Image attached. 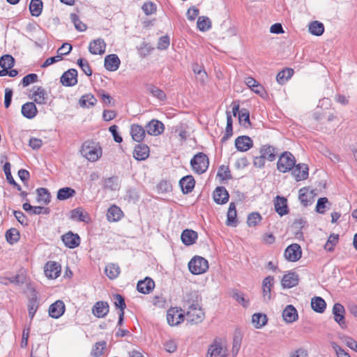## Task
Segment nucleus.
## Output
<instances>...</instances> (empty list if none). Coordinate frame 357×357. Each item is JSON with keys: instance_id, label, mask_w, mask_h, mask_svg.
<instances>
[{"instance_id": "nucleus-1", "label": "nucleus", "mask_w": 357, "mask_h": 357, "mask_svg": "<svg viewBox=\"0 0 357 357\" xmlns=\"http://www.w3.org/2000/svg\"><path fill=\"white\" fill-rule=\"evenodd\" d=\"M80 153L89 161L96 162L102 155V148L99 143L87 140L82 144Z\"/></svg>"}, {"instance_id": "nucleus-2", "label": "nucleus", "mask_w": 357, "mask_h": 357, "mask_svg": "<svg viewBox=\"0 0 357 357\" xmlns=\"http://www.w3.org/2000/svg\"><path fill=\"white\" fill-rule=\"evenodd\" d=\"M190 165L196 174H202L208 169L209 165L208 158L205 153L199 152L191 159Z\"/></svg>"}, {"instance_id": "nucleus-3", "label": "nucleus", "mask_w": 357, "mask_h": 357, "mask_svg": "<svg viewBox=\"0 0 357 357\" xmlns=\"http://www.w3.org/2000/svg\"><path fill=\"white\" fill-rule=\"evenodd\" d=\"M188 268L194 275L202 274L208 269V263L204 257L195 256L189 261Z\"/></svg>"}, {"instance_id": "nucleus-4", "label": "nucleus", "mask_w": 357, "mask_h": 357, "mask_svg": "<svg viewBox=\"0 0 357 357\" xmlns=\"http://www.w3.org/2000/svg\"><path fill=\"white\" fill-rule=\"evenodd\" d=\"M295 163L294 156L290 152L285 151L279 157L277 167L280 172L285 173L293 169Z\"/></svg>"}, {"instance_id": "nucleus-5", "label": "nucleus", "mask_w": 357, "mask_h": 357, "mask_svg": "<svg viewBox=\"0 0 357 357\" xmlns=\"http://www.w3.org/2000/svg\"><path fill=\"white\" fill-rule=\"evenodd\" d=\"M29 98L38 105H45L47 102L48 95L45 89L39 86H33L29 92Z\"/></svg>"}, {"instance_id": "nucleus-6", "label": "nucleus", "mask_w": 357, "mask_h": 357, "mask_svg": "<svg viewBox=\"0 0 357 357\" xmlns=\"http://www.w3.org/2000/svg\"><path fill=\"white\" fill-rule=\"evenodd\" d=\"M185 315L181 308L171 307L167 312V320L172 326H177L184 321Z\"/></svg>"}, {"instance_id": "nucleus-7", "label": "nucleus", "mask_w": 357, "mask_h": 357, "mask_svg": "<svg viewBox=\"0 0 357 357\" xmlns=\"http://www.w3.org/2000/svg\"><path fill=\"white\" fill-rule=\"evenodd\" d=\"M284 258L291 262L298 261L302 256V250L298 243H292L287 247L284 252Z\"/></svg>"}, {"instance_id": "nucleus-8", "label": "nucleus", "mask_w": 357, "mask_h": 357, "mask_svg": "<svg viewBox=\"0 0 357 357\" xmlns=\"http://www.w3.org/2000/svg\"><path fill=\"white\" fill-rule=\"evenodd\" d=\"M245 84L255 93L259 95L262 98H266L268 96L267 92L259 82L252 77H248L245 79Z\"/></svg>"}, {"instance_id": "nucleus-9", "label": "nucleus", "mask_w": 357, "mask_h": 357, "mask_svg": "<svg viewBox=\"0 0 357 357\" xmlns=\"http://www.w3.org/2000/svg\"><path fill=\"white\" fill-rule=\"evenodd\" d=\"M145 128L149 135L159 136L164 132L165 125L158 119H152L146 123Z\"/></svg>"}, {"instance_id": "nucleus-10", "label": "nucleus", "mask_w": 357, "mask_h": 357, "mask_svg": "<svg viewBox=\"0 0 357 357\" xmlns=\"http://www.w3.org/2000/svg\"><path fill=\"white\" fill-rule=\"evenodd\" d=\"M204 318V312L200 307H198L196 305H192L189 307L187 313L186 319L187 321L197 324L202 321Z\"/></svg>"}, {"instance_id": "nucleus-11", "label": "nucleus", "mask_w": 357, "mask_h": 357, "mask_svg": "<svg viewBox=\"0 0 357 357\" xmlns=\"http://www.w3.org/2000/svg\"><path fill=\"white\" fill-rule=\"evenodd\" d=\"M334 320L339 324L342 328H347L345 321V310L344 306L340 303H335L332 310Z\"/></svg>"}, {"instance_id": "nucleus-12", "label": "nucleus", "mask_w": 357, "mask_h": 357, "mask_svg": "<svg viewBox=\"0 0 357 357\" xmlns=\"http://www.w3.org/2000/svg\"><path fill=\"white\" fill-rule=\"evenodd\" d=\"M146 130L145 128L137 123H133L130 127V134L133 141L138 143L144 141L146 137Z\"/></svg>"}, {"instance_id": "nucleus-13", "label": "nucleus", "mask_w": 357, "mask_h": 357, "mask_svg": "<svg viewBox=\"0 0 357 357\" xmlns=\"http://www.w3.org/2000/svg\"><path fill=\"white\" fill-rule=\"evenodd\" d=\"M60 81L63 86H75L77 83V71L73 68L68 70L61 75Z\"/></svg>"}, {"instance_id": "nucleus-14", "label": "nucleus", "mask_w": 357, "mask_h": 357, "mask_svg": "<svg viewBox=\"0 0 357 357\" xmlns=\"http://www.w3.org/2000/svg\"><path fill=\"white\" fill-rule=\"evenodd\" d=\"M315 194L308 187H304L299 190L298 199L302 204L307 206L314 201Z\"/></svg>"}, {"instance_id": "nucleus-15", "label": "nucleus", "mask_w": 357, "mask_h": 357, "mask_svg": "<svg viewBox=\"0 0 357 357\" xmlns=\"http://www.w3.org/2000/svg\"><path fill=\"white\" fill-rule=\"evenodd\" d=\"M66 306L61 300H57L49 307V315L54 319H59L65 312Z\"/></svg>"}, {"instance_id": "nucleus-16", "label": "nucleus", "mask_w": 357, "mask_h": 357, "mask_svg": "<svg viewBox=\"0 0 357 357\" xmlns=\"http://www.w3.org/2000/svg\"><path fill=\"white\" fill-rule=\"evenodd\" d=\"M106 50V43L103 39L97 38L93 40L89 43V51L92 54H105Z\"/></svg>"}, {"instance_id": "nucleus-17", "label": "nucleus", "mask_w": 357, "mask_h": 357, "mask_svg": "<svg viewBox=\"0 0 357 357\" xmlns=\"http://www.w3.org/2000/svg\"><path fill=\"white\" fill-rule=\"evenodd\" d=\"M155 288V282L149 277L138 281L137 289L139 293L144 294H150Z\"/></svg>"}, {"instance_id": "nucleus-18", "label": "nucleus", "mask_w": 357, "mask_h": 357, "mask_svg": "<svg viewBox=\"0 0 357 357\" xmlns=\"http://www.w3.org/2000/svg\"><path fill=\"white\" fill-rule=\"evenodd\" d=\"M253 146V142L248 136H239L235 139V146L236 149L241 152H245L251 149Z\"/></svg>"}, {"instance_id": "nucleus-19", "label": "nucleus", "mask_w": 357, "mask_h": 357, "mask_svg": "<svg viewBox=\"0 0 357 357\" xmlns=\"http://www.w3.org/2000/svg\"><path fill=\"white\" fill-rule=\"evenodd\" d=\"M109 306L107 302L98 301L92 308L93 314L98 318L105 317L109 312Z\"/></svg>"}, {"instance_id": "nucleus-20", "label": "nucleus", "mask_w": 357, "mask_h": 357, "mask_svg": "<svg viewBox=\"0 0 357 357\" xmlns=\"http://www.w3.org/2000/svg\"><path fill=\"white\" fill-rule=\"evenodd\" d=\"M150 154L149 147L144 144H139L135 146L133 150V157L137 160H144L149 158Z\"/></svg>"}, {"instance_id": "nucleus-21", "label": "nucleus", "mask_w": 357, "mask_h": 357, "mask_svg": "<svg viewBox=\"0 0 357 357\" xmlns=\"http://www.w3.org/2000/svg\"><path fill=\"white\" fill-rule=\"evenodd\" d=\"M45 275L50 279H56L61 273V266L55 261H48L45 266Z\"/></svg>"}, {"instance_id": "nucleus-22", "label": "nucleus", "mask_w": 357, "mask_h": 357, "mask_svg": "<svg viewBox=\"0 0 357 357\" xmlns=\"http://www.w3.org/2000/svg\"><path fill=\"white\" fill-rule=\"evenodd\" d=\"M299 277L295 272H289L284 274L281 280V284L284 288H291L296 286Z\"/></svg>"}, {"instance_id": "nucleus-23", "label": "nucleus", "mask_w": 357, "mask_h": 357, "mask_svg": "<svg viewBox=\"0 0 357 357\" xmlns=\"http://www.w3.org/2000/svg\"><path fill=\"white\" fill-rule=\"evenodd\" d=\"M62 241L66 246L69 248H75L79 246L80 243V238L77 234L68 231L61 237Z\"/></svg>"}, {"instance_id": "nucleus-24", "label": "nucleus", "mask_w": 357, "mask_h": 357, "mask_svg": "<svg viewBox=\"0 0 357 357\" xmlns=\"http://www.w3.org/2000/svg\"><path fill=\"white\" fill-rule=\"evenodd\" d=\"M123 212L118 206L112 205L107 211V220L110 222H118L123 217Z\"/></svg>"}, {"instance_id": "nucleus-25", "label": "nucleus", "mask_w": 357, "mask_h": 357, "mask_svg": "<svg viewBox=\"0 0 357 357\" xmlns=\"http://www.w3.org/2000/svg\"><path fill=\"white\" fill-rule=\"evenodd\" d=\"M120 63V59L116 54H112L105 57L104 66L109 71H116L119 68Z\"/></svg>"}, {"instance_id": "nucleus-26", "label": "nucleus", "mask_w": 357, "mask_h": 357, "mask_svg": "<svg viewBox=\"0 0 357 357\" xmlns=\"http://www.w3.org/2000/svg\"><path fill=\"white\" fill-rule=\"evenodd\" d=\"M215 203L218 204H226L229 201V193L224 187H217L213 194Z\"/></svg>"}, {"instance_id": "nucleus-27", "label": "nucleus", "mask_w": 357, "mask_h": 357, "mask_svg": "<svg viewBox=\"0 0 357 357\" xmlns=\"http://www.w3.org/2000/svg\"><path fill=\"white\" fill-rule=\"evenodd\" d=\"M179 185L183 193L188 194L193 190L195 185V181L192 176L187 175L180 180Z\"/></svg>"}, {"instance_id": "nucleus-28", "label": "nucleus", "mask_w": 357, "mask_h": 357, "mask_svg": "<svg viewBox=\"0 0 357 357\" xmlns=\"http://www.w3.org/2000/svg\"><path fill=\"white\" fill-rule=\"evenodd\" d=\"M292 174L297 181L305 180L308 176V167L305 164L295 165Z\"/></svg>"}, {"instance_id": "nucleus-29", "label": "nucleus", "mask_w": 357, "mask_h": 357, "mask_svg": "<svg viewBox=\"0 0 357 357\" xmlns=\"http://www.w3.org/2000/svg\"><path fill=\"white\" fill-rule=\"evenodd\" d=\"M22 114L26 119H33L38 114V109L33 102H27L22 106Z\"/></svg>"}, {"instance_id": "nucleus-30", "label": "nucleus", "mask_w": 357, "mask_h": 357, "mask_svg": "<svg viewBox=\"0 0 357 357\" xmlns=\"http://www.w3.org/2000/svg\"><path fill=\"white\" fill-rule=\"evenodd\" d=\"M238 224L237 212L236 204L231 202L227 213L226 225L229 227H236Z\"/></svg>"}, {"instance_id": "nucleus-31", "label": "nucleus", "mask_w": 357, "mask_h": 357, "mask_svg": "<svg viewBox=\"0 0 357 357\" xmlns=\"http://www.w3.org/2000/svg\"><path fill=\"white\" fill-rule=\"evenodd\" d=\"M197 238V233L188 229L183 230L181 236L182 243L187 246L195 243Z\"/></svg>"}, {"instance_id": "nucleus-32", "label": "nucleus", "mask_w": 357, "mask_h": 357, "mask_svg": "<svg viewBox=\"0 0 357 357\" xmlns=\"http://www.w3.org/2000/svg\"><path fill=\"white\" fill-rule=\"evenodd\" d=\"M259 153L265 160L272 162L276 158L277 151L273 146L266 144L260 148Z\"/></svg>"}, {"instance_id": "nucleus-33", "label": "nucleus", "mask_w": 357, "mask_h": 357, "mask_svg": "<svg viewBox=\"0 0 357 357\" xmlns=\"http://www.w3.org/2000/svg\"><path fill=\"white\" fill-rule=\"evenodd\" d=\"M275 211L280 215H284L288 213L287 200L283 197L277 196L274 202Z\"/></svg>"}, {"instance_id": "nucleus-34", "label": "nucleus", "mask_w": 357, "mask_h": 357, "mask_svg": "<svg viewBox=\"0 0 357 357\" xmlns=\"http://www.w3.org/2000/svg\"><path fill=\"white\" fill-rule=\"evenodd\" d=\"M282 317L287 323H293L298 319L297 310L292 305H289L284 309Z\"/></svg>"}, {"instance_id": "nucleus-35", "label": "nucleus", "mask_w": 357, "mask_h": 357, "mask_svg": "<svg viewBox=\"0 0 357 357\" xmlns=\"http://www.w3.org/2000/svg\"><path fill=\"white\" fill-rule=\"evenodd\" d=\"M221 356L222 357L226 356V350L222 347L220 343H213L208 349L206 357H217Z\"/></svg>"}, {"instance_id": "nucleus-36", "label": "nucleus", "mask_w": 357, "mask_h": 357, "mask_svg": "<svg viewBox=\"0 0 357 357\" xmlns=\"http://www.w3.org/2000/svg\"><path fill=\"white\" fill-rule=\"evenodd\" d=\"M71 218L85 222H89L91 220L90 215L82 208H77L71 211Z\"/></svg>"}, {"instance_id": "nucleus-37", "label": "nucleus", "mask_w": 357, "mask_h": 357, "mask_svg": "<svg viewBox=\"0 0 357 357\" xmlns=\"http://www.w3.org/2000/svg\"><path fill=\"white\" fill-rule=\"evenodd\" d=\"M273 285V277L268 276L262 282V290L264 298L270 300L271 297V288Z\"/></svg>"}, {"instance_id": "nucleus-38", "label": "nucleus", "mask_w": 357, "mask_h": 357, "mask_svg": "<svg viewBox=\"0 0 357 357\" xmlns=\"http://www.w3.org/2000/svg\"><path fill=\"white\" fill-rule=\"evenodd\" d=\"M107 342L105 340L96 342L91 348V356L92 357H100L106 351Z\"/></svg>"}, {"instance_id": "nucleus-39", "label": "nucleus", "mask_w": 357, "mask_h": 357, "mask_svg": "<svg viewBox=\"0 0 357 357\" xmlns=\"http://www.w3.org/2000/svg\"><path fill=\"white\" fill-rule=\"evenodd\" d=\"M97 102V100L95 96L91 93H87L83 95L79 100V103L82 107L89 108L93 107Z\"/></svg>"}, {"instance_id": "nucleus-40", "label": "nucleus", "mask_w": 357, "mask_h": 357, "mask_svg": "<svg viewBox=\"0 0 357 357\" xmlns=\"http://www.w3.org/2000/svg\"><path fill=\"white\" fill-rule=\"evenodd\" d=\"M311 307L314 311L322 313L326 307V303L322 298L317 296L312 298Z\"/></svg>"}, {"instance_id": "nucleus-41", "label": "nucleus", "mask_w": 357, "mask_h": 357, "mask_svg": "<svg viewBox=\"0 0 357 357\" xmlns=\"http://www.w3.org/2000/svg\"><path fill=\"white\" fill-rule=\"evenodd\" d=\"M268 321L267 317L263 313H255L252 317V322L256 328H261Z\"/></svg>"}, {"instance_id": "nucleus-42", "label": "nucleus", "mask_w": 357, "mask_h": 357, "mask_svg": "<svg viewBox=\"0 0 357 357\" xmlns=\"http://www.w3.org/2000/svg\"><path fill=\"white\" fill-rule=\"evenodd\" d=\"M293 74L294 70L292 68H285L278 73L276 80L280 84H283L291 77Z\"/></svg>"}, {"instance_id": "nucleus-43", "label": "nucleus", "mask_w": 357, "mask_h": 357, "mask_svg": "<svg viewBox=\"0 0 357 357\" xmlns=\"http://www.w3.org/2000/svg\"><path fill=\"white\" fill-rule=\"evenodd\" d=\"M105 273L111 280L116 278L120 273V268L115 264H109L105 266Z\"/></svg>"}, {"instance_id": "nucleus-44", "label": "nucleus", "mask_w": 357, "mask_h": 357, "mask_svg": "<svg viewBox=\"0 0 357 357\" xmlns=\"http://www.w3.org/2000/svg\"><path fill=\"white\" fill-rule=\"evenodd\" d=\"M211 20L206 16H200L197 19V26L199 31H207L211 28Z\"/></svg>"}, {"instance_id": "nucleus-45", "label": "nucleus", "mask_w": 357, "mask_h": 357, "mask_svg": "<svg viewBox=\"0 0 357 357\" xmlns=\"http://www.w3.org/2000/svg\"><path fill=\"white\" fill-rule=\"evenodd\" d=\"M43 10V2L41 0H31L29 4V10L32 16L38 17Z\"/></svg>"}, {"instance_id": "nucleus-46", "label": "nucleus", "mask_w": 357, "mask_h": 357, "mask_svg": "<svg viewBox=\"0 0 357 357\" xmlns=\"http://www.w3.org/2000/svg\"><path fill=\"white\" fill-rule=\"evenodd\" d=\"M309 31L312 35L319 36L324 33V26L320 22L314 21L310 24Z\"/></svg>"}, {"instance_id": "nucleus-47", "label": "nucleus", "mask_w": 357, "mask_h": 357, "mask_svg": "<svg viewBox=\"0 0 357 357\" xmlns=\"http://www.w3.org/2000/svg\"><path fill=\"white\" fill-rule=\"evenodd\" d=\"M5 236L10 244H14L20 240V234L17 229L10 228L6 232Z\"/></svg>"}, {"instance_id": "nucleus-48", "label": "nucleus", "mask_w": 357, "mask_h": 357, "mask_svg": "<svg viewBox=\"0 0 357 357\" xmlns=\"http://www.w3.org/2000/svg\"><path fill=\"white\" fill-rule=\"evenodd\" d=\"M38 202L47 204L50 202V194L46 188H40L37 190Z\"/></svg>"}, {"instance_id": "nucleus-49", "label": "nucleus", "mask_w": 357, "mask_h": 357, "mask_svg": "<svg viewBox=\"0 0 357 357\" xmlns=\"http://www.w3.org/2000/svg\"><path fill=\"white\" fill-rule=\"evenodd\" d=\"M75 195V190L69 187H65L59 190L57 192V199L65 200Z\"/></svg>"}, {"instance_id": "nucleus-50", "label": "nucleus", "mask_w": 357, "mask_h": 357, "mask_svg": "<svg viewBox=\"0 0 357 357\" xmlns=\"http://www.w3.org/2000/svg\"><path fill=\"white\" fill-rule=\"evenodd\" d=\"M38 302L37 297L35 296L29 299L28 304L29 316L32 319L38 310Z\"/></svg>"}, {"instance_id": "nucleus-51", "label": "nucleus", "mask_w": 357, "mask_h": 357, "mask_svg": "<svg viewBox=\"0 0 357 357\" xmlns=\"http://www.w3.org/2000/svg\"><path fill=\"white\" fill-rule=\"evenodd\" d=\"M243 335L241 332H236L233 338V347H232V353L234 356H236L241 347L242 342Z\"/></svg>"}, {"instance_id": "nucleus-52", "label": "nucleus", "mask_w": 357, "mask_h": 357, "mask_svg": "<svg viewBox=\"0 0 357 357\" xmlns=\"http://www.w3.org/2000/svg\"><path fill=\"white\" fill-rule=\"evenodd\" d=\"M15 60L10 55L6 54L0 59V66L2 68L10 69L14 66Z\"/></svg>"}, {"instance_id": "nucleus-53", "label": "nucleus", "mask_w": 357, "mask_h": 357, "mask_svg": "<svg viewBox=\"0 0 357 357\" xmlns=\"http://www.w3.org/2000/svg\"><path fill=\"white\" fill-rule=\"evenodd\" d=\"M70 20L75 25V29L79 31H84L86 30V25L83 23L75 13L70 14Z\"/></svg>"}, {"instance_id": "nucleus-54", "label": "nucleus", "mask_w": 357, "mask_h": 357, "mask_svg": "<svg viewBox=\"0 0 357 357\" xmlns=\"http://www.w3.org/2000/svg\"><path fill=\"white\" fill-rule=\"evenodd\" d=\"M261 221V215L257 213H252L248 216L247 224L249 227H255Z\"/></svg>"}, {"instance_id": "nucleus-55", "label": "nucleus", "mask_w": 357, "mask_h": 357, "mask_svg": "<svg viewBox=\"0 0 357 357\" xmlns=\"http://www.w3.org/2000/svg\"><path fill=\"white\" fill-rule=\"evenodd\" d=\"M338 235L334 234H331L324 245L325 249L328 251H333L335 245L338 242Z\"/></svg>"}, {"instance_id": "nucleus-56", "label": "nucleus", "mask_w": 357, "mask_h": 357, "mask_svg": "<svg viewBox=\"0 0 357 357\" xmlns=\"http://www.w3.org/2000/svg\"><path fill=\"white\" fill-rule=\"evenodd\" d=\"M77 64L86 75L91 76L92 75V70L87 60L79 59L77 60Z\"/></svg>"}, {"instance_id": "nucleus-57", "label": "nucleus", "mask_w": 357, "mask_h": 357, "mask_svg": "<svg viewBox=\"0 0 357 357\" xmlns=\"http://www.w3.org/2000/svg\"><path fill=\"white\" fill-rule=\"evenodd\" d=\"M233 127H232V118L230 114H227V126L225 135L222 138V140H227L232 135Z\"/></svg>"}, {"instance_id": "nucleus-58", "label": "nucleus", "mask_w": 357, "mask_h": 357, "mask_svg": "<svg viewBox=\"0 0 357 357\" xmlns=\"http://www.w3.org/2000/svg\"><path fill=\"white\" fill-rule=\"evenodd\" d=\"M142 8L146 15H152L156 12V6L151 1L145 2Z\"/></svg>"}, {"instance_id": "nucleus-59", "label": "nucleus", "mask_w": 357, "mask_h": 357, "mask_svg": "<svg viewBox=\"0 0 357 357\" xmlns=\"http://www.w3.org/2000/svg\"><path fill=\"white\" fill-rule=\"evenodd\" d=\"M37 81L38 75L35 73H31L23 77L22 84L24 87H26L31 84L36 82Z\"/></svg>"}, {"instance_id": "nucleus-60", "label": "nucleus", "mask_w": 357, "mask_h": 357, "mask_svg": "<svg viewBox=\"0 0 357 357\" xmlns=\"http://www.w3.org/2000/svg\"><path fill=\"white\" fill-rule=\"evenodd\" d=\"M328 202V200L326 197H321L318 199L316 211L319 213H324L326 208V204Z\"/></svg>"}, {"instance_id": "nucleus-61", "label": "nucleus", "mask_w": 357, "mask_h": 357, "mask_svg": "<svg viewBox=\"0 0 357 357\" xmlns=\"http://www.w3.org/2000/svg\"><path fill=\"white\" fill-rule=\"evenodd\" d=\"M150 92L153 96H155V98H158L160 100H165L166 99V95L165 92L158 87L152 86L150 89Z\"/></svg>"}, {"instance_id": "nucleus-62", "label": "nucleus", "mask_w": 357, "mask_h": 357, "mask_svg": "<svg viewBox=\"0 0 357 357\" xmlns=\"http://www.w3.org/2000/svg\"><path fill=\"white\" fill-rule=\"evenodd\" d=\"M332 347L335 350L337 357H351L349 354L335 342L332 343Z\"/></svg>"}, {"instance_id": "nucleus-63", "label": "nucleus", "mask_w": 357, "mask_h": 357, "mask_svg": "<svg viewBox=\"0 0 357 357\" xmlns=\"http://www.w3.org/2000/svg\"><path fill=\"white\" fill-rule=\"evenodd\" d=\"M218 176L222 180H227L231 178L230 171L228 167L221 166L218 172Z\"/></svg>"}, {"instance_id": "nucleus-64", "label": "nucleus", "mask_w": 357, "mask_h": 357, "mask_svg": "<svg viewBox=\"0 0 357 357\" xmlns=\"http://www.w3.org/2000/svg\"><path fill=\"white\" fill-rule=\"evenodd\" d=\"M232 296L242 306H243L244 307H248L249 301L248 300L245 299L243 294L239 292H235L234 293Z\"/></svg>"}]
</instances>
